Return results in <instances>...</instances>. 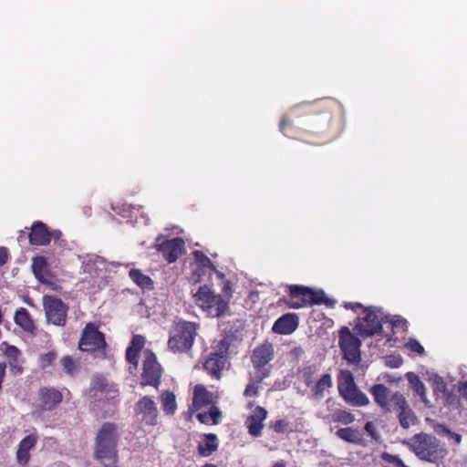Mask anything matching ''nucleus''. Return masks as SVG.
Segmentation results:
<instances>
[{
  "label": "nucleus",
  "instance_id": "nucleus-1",
  "mask_svg": "<svg viewBox=\"0 0 467 467\" xmlns=\"http://www.w3.org/2000/svg\"><path fill=\"white\" fill-rule=\"evenodd\" d=\"M344 126L343 108L334 99L296 106L279 122V130L285 136L313 145L337 139Z\"/></svg>",
  "mask_w": 467,
  "mask_h": 467
},
{
  "label": "nucleus",
  "instance_id": "nucleus-2",
  "mask_svg": "<svg viewBox=\"0 0 467 467\" xmlns=\"http://www.w3.org/2000/svg\"><path fill=\"white\" fill-rule=\"evenodd\" d=\"M119 433L117 424L104 422L99 429L94 443V458L104 467H118Z\"/></svg>",
  "mask_w": 467,
  "mask_h": 467
},
{
  "label": "nucleus",
  "instance_id": "nucleus-3",
  "mask_svg": "<svg viewBox=\"0 0 467 467\" xmlns=\"http://www.w3.org/2000/svg\"><path fill=\"white\" fill-rule=\"evenodd\" d=\"M223 294L216 295L211 287L204 284L200 285L195 294H193V302L208 316L220 317L229 311V302L231 298V286L229 281L222 282Z\"/></svg>",
  "mask_w": 467,
  "mask_h": 467
},
{
  "label": "nucleus",
  "instance_id": "nucleus-4",
  "mask_svg": "<svg viewBox=\"0 0 467 467\" xmlns=\"http://www.w3.org/2000/svg\"><path fill=\"white\" fill-rule=\"evenodd\" d=\"M200 325L182 318L174 320L169 329L168 349L174 354L188 353L192 350L198 336Z\"/></svg>",
  "mask_w": 467,
  "mask_h": 467
},
{
  "label": "nucleus",
  "instance_id": "nucleus-5",
  "mask_svg": "<svg viewBox=\"0 0 467 467\" xmlns=\"http://www.w3.org/2000/svg\"><path fill=\"white\" fill-rule=\"evenodd\" d=\"M407 444L420 460L428 462H437L448 454L447 449L439 439L425 432L414 434Z\"/></svg>",
  "mask_w": 467,
  "mask_h": 467
},
{
  "label": "nucleus",
  "instance_id": "nucleus-6",
  "mask_svg": "<svg viewBox=\"0 0 467 467\" xmlns=\"http://www.w3.org/2000/svg\"><path fill=\"white\" fill-rule=\"evenodd\" d=\"M288 296L289 299L285 302L290 308L295 309L322 304L328 307H334L336 304V300L327 297L323 290H313L299 285H290Z\"/></svg>",
  "mask_w": 467,
  "mask_h": 467
},
{
  "label": "nucleus",
  "instance_id": "nucleus-7",
  "mask_svg": "<svg viewBox=\"0 0 467 467\" xmlns=\"http://www.w3.org/2000/svg\"><path fill=\"white\" fill-rule=\"evenodd\" d=\"M234 343V334L226 333L224 337L218 341L213 352L205 359L203 368L213 378L219 379L222 370L229 364V348Z\"/></svg>",
  "mask_w": 467,
  "mask_h": 467
},
{
  "label": "nucleus",
  "instance_id": "nucleus-8",
  "mask_svg": "<svg viewBox=\"0 0 467 467\" xmlns=\"http://www.w3.org/2000/svg\"><path fill=\"white\" fill-rule=\"evenodd\" d=\"M192 255L194 268L192 279L194 283L204 281L205 277H207V280H210L213 275H215L219 281L223 282L224 274L216 269L211 259L202 251L194 250Z\"/></svg>",
  "mask_w": 467,
  "mask_h": 467
},
{
  "label": "nucleus",
  "instance_id": "nucleus-9",
  "mask_svg": "<svg viewBox=\"0 0 467 467\" xmlns=\"http://www.w3.org/2000/svg\"><path fill=\"white\" fill-rule=\"evenodd\" d=\"M338 346L348 363L357 365L361 361V341L348 327H342L339 330Z\"/></svg>",
  "mask_w": 467,
  "mask_h": 467
},
{
  "label": "nucleus",
  "instance_id": "nucleus-10",
  "mask_svg": "<svg viewBox=\"0 0 467 467\" xmlns=\"http://www.w3.org/2000/svg\"><path fill=\"white\" fill-rule=\"evenodd\" d=\"M43 307L48 323L57 327H65L68 306L61 298L46 295L43 296Z\"/></svg>",
  "mask_w": 467,
  "mask_h": 467
},
{
  "label": "nucleus",
  "instance_id": "nucleus-11",
  "mask_svg": "<svg viewBox=\"0 0 467 467\" xmlns=\"http://www.w3.org/2000/svg\"><path fill=\"white\" fill-rule=\"evenodd\" d=\"M107 342L104 334L99 330L94 323H88L82 330L78 342V348L85 352L105 350Z\"/></svg>",
  "mask_w": 467,
  "mask_h": 467
},
{
  "label": "nucleus",
  "instance_id": "nucleus-12",
  "mask_svg": "<svg viewBox=\"0 0 467 467\" xmlns=\"http://www.w3.org/2000/svg\"><path fill=\"white\" fill-rule=\"evenodd\" d=\"M162 368L157 360L156 355L148 350L142 364V373L140 385L141 387L151 386L158 389L161 382Z\"/></svg>",
  "mask_w": 467,
  "mask_h": 467
},
{
  "label": "nucleus",
  "instance_id": "nucleus-13",
  "mask_svg": "<svg viewBox=\"0 0 467 467\" xmlns=\"http://www.w3.org/2000/svg\"><path fill=\"white\" fill-rule=\"evenodd\" d=\"M381 322L382 319L379 318L376 307H365L363 317H359V322L356 325L355 329L363 337H371L382 330Z\"/></svg>",
  "mask_w": 467,
  "mask_h": 467
},
{
  "label": "nucleus",
  "instance_id": "nucleus-14",
  "mask_svg": "<svg viewBox=\"0 0 467 467\" xmlns=\"http://www.w3.org/2000/svg\"><path fill=\"white\" fill-rule=\"evenodd\" d=\"M392 408L391 411H395L399 418L400 424L402 428L408 429L417 421V417L413 410L410 408L404 395L396 391L391 395Z\"/></svg>",
  "mask_w": 467,
  "mask_h": 467
},
{
  "label": "nucleus",
  "instance_id": "nucleus-15",
  "mask_svg": "<svg viewBox=\"0 0 467 467\" xmlns=\"http://www.w3.org/2000/svg\"><path fill=\"white\" fill-rule=\"evenodd\" d=\"M275 358V350L274 347L269 342H265L259 346H257L254 350L251 356V361L253 367L255 370V373L262 372L264 370H267L271 372L270 368H266L265 366L273 360Z\"/></svg>",
  "mask_w": 467,
  "mask_h": 467
},
{
  "label": "nucleus",
  "instance_id": "nucleus-16",
  "mask_svg": "<svg viewBox=\"0 0 467 467\" xmlns=\"http://www.w3.org/2000/svg\"><path fill=\"white\" fill-rule=\"evenodd\" d=\"M157 250L169 263H174L185 252V243L181 237L164 240L156 245Z\"/></svg>",
  "mask_w": 467,
  "mask_h": 467
},
{
  "label": "nucleus",
  "instance_id": "nucleus-17",
  "mask_svg": "<svg viewBox=\"0 0 467 467\" xmlns=\"http://www.w3.org/2000/svg\"><path fill=\"white\" fill-rule=\"evenodd\" d=\"M135 411L141 414V420L149 426L158 424L159 411L155 401L149 396L141 398L135 405Z\"/></svg>",
  "mask_w": 467,
  "mask_h": 467
},
{
  "label": "nucleus",
  "instance_id": "nucleus-18",
  "mask_svg": "<svg viewBox=\"0 0 467 467\" xmlns=\"http://www.w3.org/2000/svg\"><path fill=\"white\" fill-rule=\"evenodd\" d=\"M38 407L41 410L51 411L63 400V394L55 387H42L38 390Z\"/></svg>",
  "mask_w": 467,
  "mask_h": 467
},
{
  "label": "nucleus",
  "instance_id": "nucleus-19",
  "mask_svg": "<svg viewBox=\"0 0 467 467\" xmlns=\"http://www.w3.org/2000/svg\"><path fill=\"white\" fill-rule=\"evenodd\" d=\"M59 234L58 231L51 232L44 223L37 221L31 226L29 243L37 246L47 245L52 237L58 238Z\"/></svg>",
  "mask_w": 467,
  "mask_h": 467
},
{
  "label": "nucleus",
  "instance_id": "nucleus-20",
  "mask_svg": "<svg viewBox=\"0 0 467 467\" xmlns=\"http://www.w3.org/2000/svg\"><path fill=\"white\" fill-rule=\"evenodd\" d=\"M215 399L216 397H214L213 394L203 385L197 384L193 388L192 403L189 407V410L190 412L194 413L204 407H211L216 402Z\"/></svg>",
  "mask_w": 467,
  "mask_h": 467
},
{
  "label": "nucleus",
  "instance_id": "nucleus-21",
  "mask_svg": "<svg viewBox=\"0 0 467 467\" xmlns=\"http://www.w3.org/2000/svg\"><path fill=\"white\" fill-rule=\"evenodd\" d=\"M267 418V410L261 407L256 406L252 413L247 417L245 420V426L248 433L254 438L262 435L264 429V421Z\"/></svg>",
  "mask_w": 467,
  "mask_h": 467
},
{
  "label": "nucleus",
  "instance_id": "nucleus-22",
  "mask_svg": "<svg viewBox=\"0 0 467 467\" xmlns=\"http://www.w3.org/2000/svg\"><path fill=\"white\" fill-rule=\"evenodd\" d=\"M298 327V317L295 313H287L275 320L272 331L280 335H290Z\"/></svg>",
  "mask_w": 467,
  "mask_h": 467
},
{
  "label": "nucleus",
  "instance_id": "nucleus-23",
  "mask_svg": "<svg viewBox=\"0 0 467 467\" xmlns=\"http://www.w3.org/2000/svg\"><path fill=\"white\" fill-rule=\"evenodd\" d=\"M37 440L36 434H29L20 441L16 451V461L20 465L26 466L29 462L30 450L36 446Z\"/></svg>",
  "mask_w": 467,
  "mask_h": 467
},
{
  "label": "nucleus",
  "instance_id": "nucleus-24",
  "mask_svg": "<svg viewBox=\"0 0 467 467\" xmlns=\"http://www.w3.org/2000/svg\"><path fill=\"white\" fill-rule=\"evenodd\" d=\"M5 355L7 358V364L13 375H21L24 372L25 359L22 357V352L15 346H8L5 349Z\"/></svg>",
  "mask_w": 467,
  "mask_h": 467
},
{
  "label": "nucleus",
  "instance_id": "nucleus-25",
  "mask_svg": "<svg viewBox=\"0 0 467 467\" xmlns=\"http://www.w3.org/2000/svg\"><path fill=\"white\" fill-rule=\"evenodd\" d=\"M375 402L385 412H390L392 408L391 398L389 400V389L384 384H375L369 389Z\"/></svg>",
  "mask_w": 467,
  "mask_h": 467
},
{
  "label": "nucleus",
  "instance_id": "nucleus-26",
  "mask_svg": "<svg viewBox=\"0 0 467 467\" xmlns=\"http://www.w3.org/2000/svg\"><path fill=\"white\" fill-rule=\"evenodd\" d=\"M341 398L346 403L354 407H364L369 404V399L357 385L348 390V392L347 391V393L341 395Z\"/></svg>",
  "mask_w": 467,
  "mask_h": 467
},
{
  "label": "nucleus",
  "instance_id": "nucleus-27",
  "mask_svg": "<svg viewBox=\"0 0 467 467\" xmlns=\"http://www.w3.org/2000/svg\"><path fill=\"white\" fill-rule=\"evenodd\" d=\"M333 384L332 376L329 373H325L310 387L312 396L316 400H321L325 396Z\"/></svg>",
  "mask_w": 467,
  "mask_h": 467
},
{
  "label": "nucleus",
  "instance_id": "nucleus-28",
  "mask_svg": "<svg viewBox=\"0 0 467 467\" xmlns=\"http://www.w3.org/2000/svg\"><path fill=\"white\" fill-rule=\"evenodd\" d=\"M14 321L26 332L33 334L36 330L34 320L25 307H20L16 311Z\"/></svg>",
  "mask_w": 467,
  "mask_h": 467
},
{
  "label": "nucleus",
  "instance_id": "nucleus-29",
  "mask_svg": "<svg viewBox=\"0 0 467 467\" xmlns=\"http://www.w3.org/2000/svg\"><path fill=\"white\" fill-rule=\"evenodd\" d=\"M129 276L140 289L148 291L154 289L152 279L149 275H144L141 270L132 268L129 272Z\"/></svg>",
  "mask_w": 467,
  "mask_h": 467
},
{
  "label": "nucleus",
  "instance_id": "nucleus-30",
  "mask_svg": "<svg viewBox=\"0 0 467 467\" xmlns=\"http://www.w3.org/2000/svg\"><path fill=\"white\" fill-rule=\"evenodd\" d=\"M196 418L202 424L216 425L221 421L222 412L218 407L212 405L207 411L197 413Z\"/></svg>",
  "mask_w": 467,
  "mask_h": 467
},
{
  "label": "nucleus",
  "instance_id": "nucleus-31",
  "mask_svg": "<svg viewBox=\"0 0 467 467\" xmlns=\"http://www.w3.org/2000/svg\"><path fill=\"white\" fill-rule=\"evenodd\" d=\"M355 379L351 371L348 369H342L339 371L337 376V389L339 395L348 392L353 387H355Z\"/></svg>",
  "mask_w": 467,
  "mask_h": 467
},
{
  "label": "nucleus",
  "instance_id": "nucleus-32",
  "mask_svg": "<svg viewBox=\"0 0 467 467\" xmlns=\"http://www.w3.org/2000/svg\"><path fill=\"white\" fill-rule=\"evenodd\" d=\"M160 400L163 412L168 416H172L177 410L175 394L170 390H164L160 395Z\"/></svg>",
  "mask_w": 467,
  "mask_h": 467
},
{
  "label": "nucleus",
  "instance_id": "nucleus-33",
  "mask_svg": "<svg viewBox=\"0 0 467 467\" xmlns=\"http://www.w3.org/2000/svg\"><path fill=\"white\" fill-rule=\"evenodd\" d=\"M204 437L205 441L198 444V452L200 455L207 457L217 450L218 439L213 433L205 434Z\"/></svg>",
  "mask_w": 467,
  "mask_h": 467
},
{
  "label": "nucleus",
  "instance_id": "nucleus-34",
  "mask_svg": "<svg viewBox=\"0 0 467 467\" xmlns=\"http://www.w3.org/2000/svg\"><path fill=\"white\" fill-rule=\"evenodd\" d=\"M270 376V371L264 370L259 373H254L251 378L250 383L246 386L244 395L247 398L256 397L258 395V386L266 378Z\"/></svg>",
  "mask_w": 467,
  "mask_h": 467
},
{
  "label": "nucleus",
  "instance_id": "nucleus-35",
  "mask_svg": "<svg viewBox=\"0 0 467 467\" xmlns=\"http://www.w3.org/2000/svg\"><path fill=\"white\" fill-rule=\"evenodd\" d=\"M336 435L349 443L360 444L362 438L359 431L350 427L340 428L336 431Z\"/></svg>",
  "mask_w": 467,
  "mask_h": 467
},
{
  "label": "nucleus",
  "instance_id": "nucleus-36",
  "mask_svg": "<svg viewBox=\"0 0 467 467\" xmlns=\"http://www.w3.org/2000/svg\"><path fill=\"white\" fill-rule=\"evenodd\" d=\"M407 379L413 391L420 397L422 402L427 404L426 389L420 377L413 372H410L407 374Z\"/></svg>",
  "mask_w": 467,
  "mask_h": 467
},
{
  "label": "nucleus",
  "instance_id": "nucleus-37",
  "mask_svg": "<svg viewBox=\"0 0 467 467\" xmlns=\"http://www.w3.org/2000/svg\"><path fill=\"white\" fill-rule=\"evenodd\" d=\"M355 415L347 410L337 409L331 414V420L333 422L348 425L355 421Z\"/></svg>",
  "mask_w": 467,
  "mask_h": 467
},
{
  "label": "nucleus",
  "instance_id": "nucleus-38",
  "mask_svg": "<svg viewBox=\"0 0 467 467\" xmlns=\"http://www.w3.org/2000/svg\"><path fill=\"white\" fill-rule=\"evenodd\" d=\"M47 263L45 257L36 256L33 259L32 262V271L34 273L35 277L43 281L45 274L47 272Z\"/></svg>",
  "mask_w": 467,
  "mask_h": 467
},
{
  "label": "nucleus",
  "instance_id": "nucleus-39",
  "mask_svg": "<svg viewBox=\"0 0 467 467\" xmlns=\"http://www.w3.org/2000/svg\"><path fill=\"white\" fill-rule=\"evenodd\" d=\"M92 387L101 392H107L111 400H115L119 396V390L115 388H109L103 378H95L92 380Z\"/></svg>",
  "mask_w": 467,
  "mask_h": 467
},
{
  "label": "nucleus",
  "instance_id": "nucleus-40",
  "mask_svg": "<svg viewBox=\"0 0 467 467\" xmlns=\"http://www.w3.org/2000/svg\"><path fill=\"white\" fill-rule=\"evenodd\" d=\"M431 388L437 397H445L447 394V383L440 376L431 379Z\"/></svg>",
  "mask_w": 467,
  "mask_h": 467
},
{
  "label": "nucleus",
  "instance_id": "nucleus-41",
  "mask_svg": "<svg viewBox=\"0 0 467 467\" xmlns=\"http://www.w3.org/2000/svg\"><path fill=\"white\" fill-rule=\"evenodd\" d=\"M269 428L278 434H284L285 432L293 431V430L290 427L289 421L285 419L270 421Z\"/></svg>",
  "mask_w": 467,
  "mask_h": 467
},
{
  "label": "nucleus",
  "instance_id": "nucleus-42",
  "mask_svg": "<svg viewBox=\"0 0 467 467\" xmlns=\"http://www.w3.org/2000/svg\"><path fill=\"white\" fill-rule=\"evenodd\" d=\"M57 354L55 350L48 351L47 353L41 354L38 358V366L41 369H46L50 367L57 359Z\"/></svg>",
  "mask_w": 467,
  "mask_h": 467
},
{
  "label": "nucleus",
  "instance_id": "nucleus-43",
  "mask_svg": "<svg viewBox=\"0 0 467 467\" xmlns=\"http://www.w3.org/2000/svg\"><path fill=\"white\" fill-rule=\"evenodd\" d=\"M317 371V369L316 366L306 367L302 371L303 381L306 384V386L309 389L314 384V382H316Z\"/></svg>",
  "mask_w": 467,
  "mask_h": 467
},
{
  "label": "nucleus",
  "instance_id": "nucleus-44",
  "mask_svg": "<svg viewBox=\"0 0 467 467\" xmlns=\"http://www.w3.org/2000/svg\"><path fill=\"white\" fill-rule=\"evenodd\" d=\"M61 366L64 371L68 375H74L77 371V365L75 360L70 356H65L60 359Z\"/></svg>",
  "mask_w": 467,
  "mask_h": 467
},
{
  "label": "nucleus",
  "instance_id": "nucleus-45",
  "mask_svg": "<svg viewBox=\"0 0 467 467\" xmlns=\"http://www.w3.org/2000/svg\"><path fill=\"white\" fill-rule=\"evenodd\" d=\"M381 459L388 463L394 465L395 467L403 466V461L397 455H392L389 452H383Z\"/></svg>",
  "mask_w": 467,
  "mask_h": 467
},
{
  "label": "nucleus",
  "instance_id": "nucleus-46",
  "mask_svg": "<svg viewBox=\"0 0 467 467\" xmlns=\"http://www.w3.org/2000/svg\"><path fill=\"white\" fill-rule=\"evenodd\" d=\"M140 358V351H137L136 349H132L131 348H127L126 349V358L127 361L130 364H132L134 367L138 366Z\"/></svg>",
  "mask_w": 467,
  "mask_h": 467
},
{
  "label": "nucleus",
  "instance_id": "nucleus-47",
  "mask_svg": "<svg viewBox=\"0 0 467 467\" xmlns=\"http://www.w3.org/2000/svg\"><path fill=\"white\" fill-rule=\"evenodd\" d=\"M364 430L375 441H379V435L377 431V427L373 421H368L365 423Z\"/></svg>",
  "mask_w": 467,
  "mask_h": 467
},
{
  "label": "nucleus",
  "instance_id": "nucleus-48",
  "mask_svg": "<svg viewBox=\"0 0 467 467\" xmlns=\"http://www.w3.org/2000/svg\"><path fill=\"white\" fill-rule=\"evenodd\" d=\"M144 346V337L140 335L133 336L131 342L128 348H131L132 349H136L137 351L141 350Z\"/></svg>",
  "mask_w": 467,
  "mask_h": 467
},
{
  "label": "nucleus",
  "instance_id": "nucleus-49",
  "mask_svg": "<svg viewBox=\"0 0 467 467\" xmlns=\"http://www.w3.org/2000/svg\"><path fill=\"white\" fill-rule=\"evenodd\" d=\"M407 347L410 350L416 352L420 355H422L424 353V348L416 339L410 338L407 343Z\"/></svg>",
  "mask_w": 467,
  "mask_h": 467
},
{
  "label": "nucleus",
  "instance_id": "nucleus-50",
  "mask_svg": "<svg viewBox=\"0 0 467 467\" xmlns=\"http://www.w3.org/2000/svg\"><path fill=\"white\" fill-rule=\"evenodd\" d=\"M10 254L5 246H0V267L4 266L9 260Z\"/></svg>",
  "mask_w": 467,
  "mask_h": 467
},
{
  "label": "nucleus",
  "instance_id": "nucleus-51",
  "mask_svg": "<svg viewBox=\"0 0 467 467\" xmlns=\"http://www.w3.org/2000/svg\"><path fill=\"white\" fill-rule=\"evenodd\" d=\"M444 433L454 441L456 444H460L462 441V435L456 432L451 431L449 429H444Z\"/></svg>",
  "mask_w": 467,
  "mask_h": 467
},
{
  "label": "nucleus",
  "instance_id": "nucleus-52",
  "mask_svg": "<svg viewBox=\"0 0 467 467\" xmlns=\"http://www.w3.org/2000/svg\"><path fill=\"white\" fill-rule=\"evenodd\" d=\"M344 306L347 309H351L354 312H358L359 309H364L363 306L360 303H344Z\"/></svg>",
  "mask_w": 467,
  "mask_h": 467
},
{
  "label": "nucleus",
  "instance_id": "nucleus-53",
  "mask_svg": "<svg viewBox=\"0 0 467 467\" xmlns=\"http://www.w3.org/2000/svg\"><path fill=\"white\" fill-rule=\"evenodd\" d=\"M459 392L462 398L467 400V380L460 384Z\"/></svg>",
  "mask_w": 467,
  "mask_h": 467
},
{
  "label": "nucleus",
  "instance_id": "nucleus-54",
  "mask_svg": "<svg viewBox=\"0 0 467 467\" xmlns=\"http://www.w3.org/2000/svg\"><path fill=\"white\" fill-rule=\"evenodd\" d=\"M401 362H402L401 358H399L395 361H393V364H391V367L398 368L399 366H400Z\"/></svg>",
  "mask_w": 467,
  "mask_h": 467
},
{
  "label": "nucleus",
  "instance_id": "nucleus-55",
  "mask_svg": "<svg viewBox=\"0 0 467 467\" xmlns=\"http://www.w3.org/2000/svg\"><path fill=\"white\" fill-rule=\"evenodd\" d=\"M273 467H285V462L284 461H278L273 465Z\"/></svg>",
  "mask_w": 467,
  "mask_h": 467
},
{
  "label": "nucleus",
  "instance_id": "nucleus-56",
  "mask_svg": "<svg viewBox=\"0 0 467 467\" xmlns=\"http://www.w3.org/2000/svg\"><path fill=\"white\" fill-rule=\"evenodd\" d=\"M202 467H217L215 464L213 463H206Z\"/></svg>",
  "mask_w": 467,
  "mask_h": 467
},
{
  "label": "nucleus",
  "instance_id": "nucleus-57",
  "mask_svg": "<svg viewBox=\"0 0 467 467\" xmlns=\"http://www.w3.org/2000/svg\"><path fill=\"white\" fill-rule=\"evenodd\" d=\"M398 322H400V321L399 320L398 321H393V326L397 327L398 326Z\"/></svg>",
  "mask_w": 467,
  "mask_h": 467
}]
</instances>
